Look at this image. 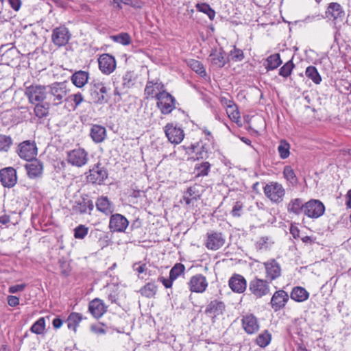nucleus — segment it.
<instances>
[{
  "label": "nucleus",
  "mask_w": 351,
  "mask_h": 351,
  "mask_svg": "<svg viewBox=\"0 0 351 351\" xmlns=\"http://www.w3.org/2000/svg\"><path fill=\"white\" fill-rule=\"evenodd\" d=\"M47 106L38 103L34 108L35 115L39 118L46 117L49 112V106Z\"/></svg>",
  "instance_id": "obj_53"
},
{
  "label": "nucleus",
  "mask_w": 351,
  "mask_h": 351,
  "mask_svg": "<svg viewBox=\"0 0 351 351\" xmlns=\"http://www.w3.org/2000/svg\"><path fill=\"white\" fill-rule=\"evenodd\" d=\"M199 197L200 196L196 191V188L195 186H191L184 192L182 199L186 205H190L193 204V200L197 201Z\"/></svg>",
  "instance_id": "obj_37"
},
{
  "label": "nucleus",
  "mask_w": 351,
  "mask_h": 351,
  "mask_svg": "<svg viewBox=\"0 0 351 351\" xmlns=\"http://www.w3.org/2000/svg\"><path fill=\"white\" fill-rule=\"evenodd\" d=\"M269 238L267 237H263L259 239V240L256 242V247L259 250H262L264 248H267V241Z\"/></svg>",
  "instance_id": "obj_62"
},
{
  "label": "nucleus",
  "mask_w": 351,
  "mask_h": 351,
  "mask_svg": "<svg viewBox=\"0 0 351 351\" xmlns=\"http://www.w3.org/2000/svg\"><path fill=\"white\" fill-rule=\"evenodd\" d=\"M107 178L106 169L99 163L90 169L89 174L86 176L88 182L97 184H101Z\"/></svg>",
  "instance_id": "obj_12"
},
{
  "label": "nucleus",
  "mask_w": 351,
  "mask_h": 351,
  "mask_svg": "<svg viewBox=\"0 0 351 351\" xmlns=\"http://www.w3.org/2000/svg\"><path fill=\"white\" fill-rule=\"evenodd\" d=\"M270 282L255 277L249 282L248 290L255 299H261L271 293Z\"/></svg>",
  "instance_id": "obj_3"
},
{
  "label": "nucleus",
  "mask_w": 351,
  "mask_h": 351,
  "mask_svg": "<svg viewBox=\"0 0 351 351\" xmlns=\"http://www.w3.org/2000/svg\"><path fill=\"white\" fill-rule=\"evenodd\" d=\"M90 136L95 143H101L106 137V129L100 125H93L90 129Z\"/></svg>",
  "instance_id": "obj_32"
},
{
  "label": "nucleus",
  "mask_w": 351,
  "mask_h": 351,
  "mask_svg": "<svg viewBox=\"0 0 351 351\" xmlns=\"http://www.w3.org/2000/svg\"><path fill=\"white\" fill-rule=\"evenodd\" d=\"M83 317L81 313L73 312L71 313L66 320L67 322V326L69 329L73 330L75 332H76L77 326L79 325V324L82 320Z\"/></svg>",
  "instance_id": "obj_39"
},
{
  "label": "nucleus",
  "mask_w": 351,
  "mask_h": 351,
  "mask_svg": "<svg viewBox=\"0 0 351 351\" xmlns=\"http://www.w3.org/2000/svg\"><path fill=\"white\" fill-rule=\"evenodd\" d=\"M136 77L134 71H128L123 75L121 87H115L114 90V95L119 97L121 95L125 94L128 90L132 88L136 82Z\"/></svg>",
  "instance_id": "obj_13"
},
{
  "label": "nucleus",
  "mask_w": 351,
  "mask_h": 351,
  "mask_svg": "<svg viewBox=\"0 0 351 351\" xmlns=\"http://www.w3.org/2000/svg\"><path fill=\"white\" fill-rule=\"evenodd\" d=\"M156 100V106L162 114H169L176 108V99L167 91L158 94Z\"/></svg>",
  "instance_id": "obj_6"
},
{
  "label": "nucleus",
  "mask_w": 351,
  "mask_h": 351,
  "mask_svg": "<svg viewBox=\"0 0 351 351\" xmlns=\"http://www.w3.org/2000/svg\"><path fill=\"white\" fill-rule=\"evenodd\" d=\"M166 92L164 84L162 82L156 78L150 80L148 78L144 93L147 97L158 99V95L160 93Z\"/></svg>",
  "instance_id": "obj_16"
},
{
  "label": "nucleus",
  "mask_w": 351,
  "mask_h": 351,
  "mask_svg": "<svg viewBox=\"0 0 351 351\" xmlns=\"http://www.w3.org/2000/svg\"><path fill=\"white\" fill-rule=\"evenodd\" d=\"M89 73L84 71H75L71 77L72 83L77 88H82L88 82Z\"/></svg>",
  "instance_id": "obj_33"
},
{
  "label": "nucleus",
  "mask_w": 351,
  "mask_h": 351,
  "mask_svg": "<svg viewBox=\"0 0 351 351\" xmlns=\"http://www.w3.org/2000/svg\"><path fill=\"white\" fill-rule=\"evenodd\" d=\"M129 225L128 220L122 215L112 214L109 221V228L112 232H124Z\"/></svg>",
  "instance_id": "obj_19"
},
{
  "label": "nucleus",
  "mask_w": 351,
  "mask_h": 351,
  "mask_svg": "<svg viewBox=\"0 0 351 351\" xmlns=\"http://www.w3.org/2000/svg\"><path fill=\"white\" fill-rule=\"evenodd\" d=\"M210 164L208 162H202L197 163L195 166V172L196 173V177H204L208 176L210 169Z\"/></svg>",
  "instance_id": "obj_40"
},
{
  "label": "nucleus",
  "mask_w": 351,
  "mask_h": 351,
  "mask_svg": "<svg viewBox=\"0 0 351 351\" xmlns=\"http://www.w3.org/2000/svg\"><path fill=\"white\" fill-rule=\"evenodd\" d=\"M95 206L98 211L106 215H112L114 209L112 202L110 201L108 197L103 195L97 199Z\"/></svg>",
  "instance_id": "obj_27"
},
{
  "label": "nucleus",
  "mask_w": 351,
  "mask_h": 351,
  "mask_svg": "<svg viewBox=\"0 0 351 351\" xmlns=\"http://www.w3.org/2000/svg\"><path fill=\"white\" fill-rule=\"evenodd\" d=\"M226 112L230 119L232 121L238 122L239 121L240 112L236 104L234 105V108L226 109Z\"/></svg>",
  "instance_id": "obj_54"
},
{
  "label": "nucleus",
  "mask_w": 351,
  "mask_h": 351,
  "mask_svg": "<svg viewBox=\"0 0 351 351\" xmlns=\"http://www.w3.org/2000/svg\"><path fill=\"white\" fill-rule=\"evenodd\" d=\"M295 67V64L292 60L287 62L280 69H279V75L285 78L288 77L291 75L293 69Z\"/></svg>",
  "instance_id": "obj_49"
},
{
  "label": "nucleus",
  "mask_w": 351,
  "mask_h": 351,
  "mask_svg": "<svg viewBox=\"0 0 351 351\" xmlns=\"http://www.w3.org/2000/svg\"><path fill=\"white\" fill-rule=\"evenodd\" d=\"M305 75L315 84H319L322 82V77L318 73L317 69L313 66H309L306 69Z\"/></svg>",
  "instance_id": "obj_41"
},
{
  "label": "nucleus",
  "mask_w": 351,
  "mask_h": 351,
  "mask_svg": "<svg viewBox=\"0 0 351 351\" xmlns=\"http://www.w3.org/2000/svg\"><path fill=\"white\" fill-rule=\"evenodd\" d=\"M165 132L168 140L176 145L180 143L184 137V131L171 123L165 125Z\"/></svg>",
  "instance_id": "obj_20"
},
{
  "label": "nucleus",
  "mask_w": 351,
  "mask_h": 351,
  "mask_svg": "<svg viewBox=\"0 0 351 351\" xmlns=\"http://www.w3.org/2000/svg\"><path fill=\"white\" fill-rule=\"evenodd\" d=\"M28 177L31 179L40 177L43 174V163L37 160H32V161L25 165Z\"/></svg>",
  "instance_id": "obj_28"
},
{
  "label": "nucleus",
  "mask_w": 351,
  "mask_h": 351,
  "mask_svg": "<svg viewBox=\"0 0 351 351\" xmlns=\"http://www.w3.org/2000/svg\"><path fill=\"white\" fill-rule=\"evenodd\" d=\"M99 70L106 75H110L116 69L117 62L115 58L108 53L101 54L98 58Z\"/></svg>",
  "instance_id": "obj_17"
},
{
  "label": "nucleus",
  "mask_w": 351,
  "mask_h": 351,
  "mask_svg": "<svg viewBox=\"0 0 351 351\" xmlns=\"http://www.w3.org/2000/svg\"><path fill=\"white\" fill-rule=\"evenodd\" d=\"M290 298L298 302H303L309 298V293L304 288L297 286L293 288Z\"/></svg>",
  "instance_id": "obj_34"
},
{
  "label": "nucleus",
  "mask_w": 351,
  "mask_h": 351,
  "mask_svg": "<svg viewBox=\"0 0 351 351\" xmlns=\"http://www.w3.org/2000/svg\"><path fill=\"white\" fill-rule=\"evenodd\" d=\"M188 65L192 70L199 75L205 76L206 75V70L201 62L194 59H191L188 61Z\"/></svg>",
  "instance_id": "obj_44"
},
{
  "label": "nucleus",
  "mask_w": 351,
  "mask_h": 351,
  "mask_svg": "<svg viewBox=\"0 0 351 351\" xmlns=\"http://www.w3.org/2000/svg\"><path fill=\"white\" fill-rule=\"evenodd\" d=\"M71 38V34L65 26H59L52 30L51 41L54 45L61 47L67 45Z\"/></svg>",
  "instance_id": "obj_8"
},
{
  "label": "nucleus",
  "mask_w": 351,
  "mask_h": 351,
  "mask_svg": "<svg viewBox=\"0 0 351 351\" xmlns=\"http://www.w3.org/2000/svg\"><path fill=\"white\" fill-rule=\"evenodd\" d=\"M66 160L72 166L81 167L88 160V153L82 148L74 149L67 153Z\"/></svg>",
  "instance_id": "obj_11"
},
{
  "label": "nucleus",
  "mask_w": 351,
  "mask_h": 351,
  "mask_svg": "<svg viewBox=\"0 0 351 351\" xmlns=\"http://www.w3.org/2000/svg\"><path fill=\"white\" fill-rule=\"evenodd\" d=\"M345 12L340 4L330 3L326 12V16L332 21L335 25L341 23L343 21Z\"/></svg>",
  "instance_id": "obj_18"
},
{
  "label": "nucleus",
  "mask_w": 351,
  "mask_h": 351,
  "mask_svg": "<svg viewBox=\"0 0 351 351\" xmlns=\"http://www.w3.org/2000/svg\"><path fill=\"white\" fill-rule=\"evenodd\" d=\"M158 287L154 282H149L145 284L139 290V293L142 296L151 298H154L157 293Z\"/></svg>",
  "instance_id": "obj_36"
},
{
  "label": "nucleus",
  "mask_w": 351,
  "mask_h": 351,
  "mask_svg": "<svg viewBox=\"0 0 351 351\" xmlns=\"http://www.w3.org/2000/svg\"><path fill=\"white\" fill-rule=\"evenodd\" d=\"M193 152L195 153L197 160L208 158L211 152L210 145L202 141L196 145H193Z\"/></svg>",
  "instance_id": "obj_31"
},
{
  "label": "nucleus",
  "mask_w": 351,
  "mask_h": 351,
  "mask_svg": "<svg viewBox=\"0 0 351 351\" xmlns=\"http://www.w3.org/2000/svg\"><path fill=\"white\" fill-rule=\"evenodd\" d=\"M225 310V304L217 300H212L206 307L205 313L215 317L223 314Z\"/></svg>",
  "instance_id": "obj_30"
},
{
  "label": "nucleus",
  "mask_w": 351,
  "mask_h": 351,
  "mask_svg": "<svg viewBox=\"0 0 351 351\" xmlns=\"http://www.w3.org/2000/svg\"><path fill=\"white\" fill-rule=\"evenodd\" d=\"M93 208V202L87 197H82L81 199L76 201L73 206V211L80 215L86 213L90 215Z\"/></svg>",
  "instance_id": "obj_26"
},
{
  "label": "nucleus",
  "mask_w": 351,
  "mask_h": 351,
  "mask_svg": "<svg viewBox=\"0 0 351 351\" xmlns=\"http://www.w3.org/2000/svg\"><path fill=\"white\" fill-rule=\"evenodd\" d=\"M304 204L300 198L292 199L287 205V211L296 215L304 213Z\"/></svg>",
  "instance_id": "obj_35"
},
{
  "label": "nucleus",
  "mask_w": 351,
  "mask_h": 351,
  "mask_svg": "<svg viewBox=\"0 0 351 351\" xmlns=\"http://www.w3.org/2000/svg\"><path fill=\"white\" fill-rule=\"evenodd\" d=\"M158 280L160 282L165 288H171L173 285V281L170 278H166L163 276H159Z\"/></svg>",
  "instance_id": "obj_61"
},
{
  "label": "nucleus",
  "mask_w": 351,
  "mask_h": 351,
  "mask_svg": "<svg viewBox=\"0 0 351 351\" xmlns=\"http://www.w3.org/2000/svg\"><path fill=\"white\" fill-rule=\"evenodd\" d=\"M184 271H185V266L183 264L176 263L171 269V270L169 271V277L173 281H174L179 276H180L182 274H184Z\"/></svg>",
  "instance_id": "obj_46"
},
{
  "label": "nucleus",
  "mask_w": 351,
  "mask_h": 351,
  "mask_svg": "<svg viewBox=\"0 0 351 351\" xmlns=\"http://www.w3.org/2000/svg\"><path fill=\"white\" fill-rule=\"evenodd\" d=\"M243 205L241 202H237L231 211V214L234 217H239L242 215Z\"/></svg>",
  "instance_id": "obj_57"
},
{
  "label": "nucleus",
  "mask_w": 351,
  "mask_h": 351,
  "mask_svg": "<svg viewBox=\"0 0 351 351\" xmlns=\"http://www.w3.org/2000/svg\"><path fill=\"white\" fill-rule=\"evenodd\" d=\"M263 189L265 196L272 202L278 204L282 202L285 190L281 184L271 182L267 184Z\"/></svg>",
  "instance_id": "obj_4"
},
{
  "label": "nucleus",
  "mask_w": 351,
  "mask_h": 351,
  "mask_svg": "<svg viewBox=\"0 0 351 351\" xmlns=\"http://www.w3.org/2000/svg\"><path fill=\"white\" fill-rule=\"evenodd\" d=\"M277 149L281 159H286L290 155V145L285 140L280 141Z\"/></svg>",
  "instance_id": "obj_43"
},
{
  "label": "nucleus",
  "mask_w": 351,
  "mask_h": 351,
  "mask_svg": "<svg viewBox=\"0 0 351 351\" xmlns=\"http://www.w3.org/2000/svg\"><path fill=\"white\" fill-rule=\"evenodd\" d=\"M283 176L291 185H295L298 183L296 175L293 168L289 165L285 166L283 169Z\"/></svg>",
  "instance_id": "obj_42"
},
{
  "label": "nucleus",
  "mask_w": 351,
  "mask_h": 351,
  "mask_svg": "<svg viewBox=\"0 0 351 351\" xmlns=\"http://www.w3.org/2000/svg\"><path fill=\"white\" fill-rule=\"evenodd\" d=\"M134 271L138 272V274H143L147 270V267L145 263H135L132 265Z\"/></svg>",
  "instance_id": "obj_59"
},
{
  "label": "nucleus",
  "mask_w": 351,
  "mask_h": 351,
  "mask_svg": "<svg viewBox=\"0 0 351 351\" xmlns=\"http://www.w3.org/2000/svg\"><path fill=\"white\" fill-rule=\"evenodd\" d=\"M208 285L206 278L202 274L193 276L188 282L189 290L198 293L204 292Z\"/></svg>",
  "instance_id": "obj_21"
},
{
  "label": "nucleus",
  "mask_w": 351,
  "mask_h": 351,
  "mask_svg": "<svg viewBox=\"0 0 351 351\" xmlns=\"http://www.w3.org/2000/svg\"><path fill=\"white\" fill-rule=\"evenodd\" d=\"M16 152L21 159L28 161L35 158L38 154L36 143L31 140L19 143Z\"/></svg>",
  "instance_id": "obj_5"
},
{
  "label": "nucleus",
  "mask_w": 351,
  "mask_h": 351,
  "mask_svg": "<svg viewBox=\"0 0 351 351\" xmlns=\"http://www.w3.org/2000/svg\"><path fill=\"white\" fill-rule=\"evenodd\" d=\"M209 60L216 68H222L228 62V58L222 49H214L209 56Z\"/></svg>",
  "instance_id": "obj_25"
},
{
  "label": "nucleus",
  "mask_w": 351,
  "mask_h": 351,
  "mask_svg": "<svg viewBox=\"0 0 351 351\" xmlns=\"http://www.w3.org/2000/svg\"><path fill=\"white\" fill-rule=\"evenodd\" d=\"M25 284L13 285L9 287L8 291L10 293H15L16 292L22 291L25 289Z\"/></svg>",
  "instance_id": "obj_64"
},
{
  "label": "nucleus",
  "mask_w": 351,
  "mask_h": 351,
  "mask_svg": "<svg viewBox=\"0 0 351 351\" xmlns=\"http://www.w3.org/2000/svg\"><path fill=\"white\" fill-rule=\"evenodd\" d=\"M226 243L225 235L218 231H210L206 234L205 246L207 249L216 251L222 247Z\"/></svg>",
  "instance_id": "obj_9"
},
{
  "label": "nucleus",
  "mask_w": 351,
  "mask_h": 351,
  "mask_svg": "<svg viewBox=\"0 0 351 351\" xmlns=\"http://www.w3.org/2000/svg\"><path fill=\"white\" fill-rule=\"evenodd\" d=\"M59 267L60 269V274L64 276H68L71 272L69 264L63 259H60L58 261Z\"/></svg>",
  "instance_id": "obj_55"
},
{
  "label": "nucleus",
  "mask_w": 351,
  "mask_h": 351,
  "mask_svg": "<svg viewBox=\"0 0 351 351\" xmlns=\"http://www.w3.org/2000/svg\"><path fill=\"white\" fill-rule=\"evenodd\" d=\"M242 326L247 334H254L259 330L258 319L255 315L248 313L243 316L241 319Z\"/></svg>",
  "instance_id": "obj_23"
},
{
  "label": "nucleus",
  "mask_w": 351,
  "mask_h": 351,
  "mask_svg": "<svg viewBox=\"0 0 351 351\" xmlns=\"http://www.w3.org/2000/svg\"><path fill=\"white\" fill-rule=\"evenodd\" d=\"M45 330V319L44 317H40L31 327L32 332L36 335L44 333Z\"/></svg>",
  "instance_id": "obj_48"
},
{
  "label": "nucleus",
  "mask_w": 351,
  "mask_h": 351,
  "mask_svg": "<svg viewBox=\"0 0 351 351\" xmlns=\"http://www.w3.org/2000/svg\"><path fill=\"white\" fill-rule=\"evenodd\" d=\"M289 296L285 291L280 289L275 291L270 301L271 308L276 312L282 309L289 301Z\"/></svg>",
  "instance_id": "obj_22"
},
{
  "label": "nucleus",
  "mask_w": 351,
  "mask_h": 351,
  "mask_svg": "<svg viewBox=\"0 0 351 351\" xmlns=\"http://www.w3.org/2000/svg\"><path fill=\"white\" fill-rule=\"evenodd\" d=\"M0 182L4 187L12 188L17 182L16 171L12 167H5L0 170Z\"/></svg>",
  "instance_id": "obj_15"
},
{
  "label": "nucleus",
  "mask_w": 351,
  "mask_h": 351,
  "mask_svg": "<svg viewBox=\"0 0 351 351\" xmlns=\"http://www.w3.org/2000/svg\"><path fill=\"white\" fill-rule=\"evenodd\" d=\"M25 95L32 104L40 103L47 100V86L31 85L27 87Z\"/></svg>",
  "instance_id": "obj_7"
},
{
  "label": "nucleus",
  "mask_w": 351,
  "mask_h": 351,
  "mask_svg": "<svg viewBox=\"0 0 351 351\" xmlns=\"http://www.w3.org/2000/svg\"><path fill=\"white\" fill-rule=\"evenodd\" d=\"M267 64L265 69L267 71H271L277 69L281 64L282 60L279 53H274L270 55L266 59Z\"/></svg>",
  "instance_id": "obj_38"
},
{
  "label": "nucleus",
  "mask_w": 351,
  "mask_h": 351,
  "mask_svg": "<svg viewBox=\"0 0 351 351\" xmlns=\"http://www.w3.org/2000/svg\"><path fill=\"white\" fill-rule=\"evenodd\" d=\"M196 9L197 11L206 14L211 21L214 20L215 12L208 3H197L196 5Z\"/></svg>",
  "instance_id": "obj_45"
},
{
  "label": "nucleus",
  "mask_w": 351,
  "mask_h": 351,
  "mask_svg": "<svg viewBox=\"0 0 351 351\" xmlns=\"http://www.w3.org/2000/svg\"><path fill=\"white\" fill-rule=\"evenodd\" d=\"M12 144V140L10 136L6 135H0V152H8Z\"/></svg>",
  "instance_id": "obj_51"
},
{
  "label": "nucleus",
  "mask_w": 351,
  "mask_h": 351,
  "mask_svg": "<svg viewBox=\"0 0 351 351\" xmlns=\"http://www.w3.org/2000/svg\"><path fill=\"white\" fill-rule=\"evenodd\" d=\"M231 59L234 62L241 61L243 58V52L241 49H237L234 47V49L230 51Z\"/></svg>",
  "instance_id": "obj_56"
},
{
  "label": "nucleus",
  "mask_w": 351,
  "mask_h": 351,
  "mask_svg": "<svg viewBox=\"0 0 351 351\" xmlns=\"http://www.w3.org/2000/svg\"><path fill=\"white\" fill-rule=\"evenodd\" d=\"M75 104V108H77L84 100L82 94L80 92L71 95L69 97Z\"/></svg>",
  "instance_id": "obj_58"
},
{
  "label": "nucleus",
  "mask_w": 351,
  "mask_h": 351,
  "mask_svg": "<svg viewBox=\"0 0 351 351\" xmlns=\"http://www.w3.org/2000/svg\"><path fill=\"white\" fill-rule=\"evenodd\" d=\"M219 100L221 105L226 107V109L231 108L232 107L234 108V105L235 104L232 100L229 99L226 97H221Z\"/></svg>",
  "instance_id": "obj_60"
},
{
  "label": "nucleus",
  "mask_w": 351,
  "mask_h": 351,
  "mask_svg": "<svg viewBox=\"0 0 351 351\" xmlns=\"http://www.w3.org/2000/svg\"><path fill=\"white\" fill-rule=\"evenodd\" d=\"M88 311L94 317L99 318L106 313V306L101 300L95 298L89 303Z\"/></svg>",
  "instance_id": "obj_29"
},
{
  "label": "nucleus",
  "mask_w": 351,
  "mask_h": 351,
  "mask_svg": "<svg viewBox=\"0 0 351 351\" xmlns=\"http://www.w3.org/2000/svg\"><path fill=\"white\" fill-rule=\"evenodd\" d=\"M112 39L123 45H128L131 43V37L128 33H121L112 36Z\"/></svg>",
  "instance_id": "obj_50"
},
{
  "label": "nucleus",
  "mask_w": 351,
  "mask_h": 351,
  "mask_svg": "<svg viewBox=\"0 0 351 351\" xmlns=\"http://www.w3.org/2000/svg\"><path fill=\"white\" fill-rule=\"evenodd\" d=\"M88 228L85 225H79L74 229V237L77 239H83L88 234Z\"/></svg>",
  "instance_id": "obj_52"
},
{
  "label": "nucleus",
  "mask_w": 351,
  "mask_h": 351,
  "mask_svg": "<svg viewBox=\"0 0 351 351\" xmlns=\"http://www.w3.org/2000/svg\"><path fill=\"white\" fill-rule=\"evenodd\" d=\"M271 340V335L267 331L265 330L256 337V343L261 348L267 346Z\"/></svg>",
  "instance_id": "obj_47"
},
{
  "label": "nucleus",
  "mask_w": 351,
  "mask_h": 351,
  "mask_svg": "<svg viewBox=\"0 0 351 351\" xmlns=\"http://www.w3.org/2000/svg\"><path fill=\"white\" fill-rule=\"evenodd\" d=\"M69 90L66 83L54 82L47 86V101L46 105L58 106L67 100L66 95Z\"/></svg>",
  "instance_id": "obj_1"
},
{
  "label": "nucleus",
  "mask_w": 351,
  "mask_h": 351,
  "mask_svg": "<svg viewBox=\"0 0 351 351\" xmlns=\"http://www.w3.org/2000/svg\"><path fill=\"white\" fill-rule=\"evenodd\" d=\"M108 89L106 84L99 80H94L90 84V94L95 104H104L110 99Z\"/></svg>",
  "instance_id": "obj_2"
},
{
  "label": "nucleus",
  "mask_w": 351,
  "mask_h": 351,
  "mask_svg": "<svg viewBox=\"0 0 351 351\" xmlns=\"http://www.w3.org/2000/svg\"><path fill=\"white\" fill-rule=\"evenodd\" d=\"M8 304L12 307H15L19 304V298L14 295H8L7 298Z\"/></svg>",
  "instance_id": "obj_63"
},
{
  "label": "nucleus",
  "mask_w": 351,
  "mask_h": 351,
  "mask_svg": "<svg viewBox=\"0 0 351 351\" xmlns=\"http://www.w3.org/2000/svg\"><path fill=\"white\" fill-rule=\"evenodd\" d=\"M230 288L232 291L238 293H243L247 288V281L245 278L237 274H233L228 281Z\"/></svg>",
  "instance_id": "obj_24"
},
{
  "label": "nucleus",
  "mask_w": 351,
  "mask_h": 351,
  "mask_svg": "<svg viewBox=\"0 0 351 351\" xmlns=\"http://www.w3.org/2000/svg\"><path fill=\"white\" fill-rule=\"evenodd\" d=\"M263 265L265 270V278L269 282H271L281 276L280 265L275 259H270L265 262Z\"/></svg>",
  "instance_id": "obj_14"
},
{
  "label": "nucleus",
  "mask_w": 351,
  "mask_h": 351,
  "mask_svg": "<svg viewBox=\"0 0 351 351\" xmlns=\"http://www.w3.org/2000/svg\"><path fill=\"white\" fill-rule=\"evenodd\" d=\"M325 211L324 204L318 199H311L304 204V214L309 218L317 219Z\"/></svg>",
  "instance_id": "obj_10"
}]
</instances>
